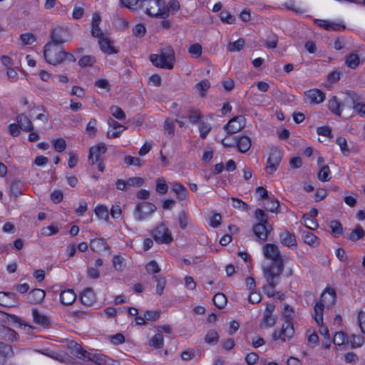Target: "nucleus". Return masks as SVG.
<instances>
[{
  "mask_svg": "<svg viewBox=\"0 0 365 365\" xmlns=\"http://www.w3.org/2000/svg\"><path fill=\"white\" fill-rule=\"evenodd\" d=\"M214 304L218 309H223L227 304V298L222 293H217L212 298Z\"/></svg>",
  "mask_w": 365,
  "mask_h": 365,
  "instance_id": "31",
  "label": "nucleus"
},
{
  "mask_svg": "<svg viewBox=\"0 0 365 365\" xmlns=\"http://www.w3.org/2000/svg\"><path fill=\"white\" fill-rule=\"evenodd\" d=\"M145 32V27L143 24H137L133 29V35L138 38L143 37Z\"/></svg>",
  "mask_w": 365,
  "mask_h": 365,
  "instance_id": "64",
  "label": "nucleus"
},
{
  "mask_svg": "<svg viewBox=\"0 0 365 365\" xmlns=\"http://www.w3.org/2000/svg\"><path fill=\"white\" fill-rule=\"evenodd\" d=\"M293 313V309L289 305L284 306L282 312L284 322L279 331H274L272 333V338L274 341L280 339L282 341H287L293 337L294 334V329L292 322Z\"/></svg>",
  "mask_w": 365,
  "mask_h": 365,
  "instance_id": "3",
  "label": "nucleus"
},
{
  "mask_svg": "<svg viewBox=\"0 0 365 365\" xmlns=\"http://www.w3.org/2000/svg\"><path fill=\"white\" fill-rule=\"evenodd\" d=\"M282 158V153L277 148H272L267 159L266 171L268 174L275 172L279 165Z\"/></svg>",
  "mask_w": 365,
  "mask_h": 365,
  "instance_id": "13",
  "label": "nucleus"
},
{
  "mask_svg": "<svg viewBox=\"0 0 365 365\" xmlns=\"http://www.w3.org/2000/svg\"><path fill=\"white\" fill-rule=\"evenodd\" d=\"M156 192L160 195L166 194L168 190V185L163 178H159L156 180Z\"/></svg>",
  "mask_w": 365,
  "mask_h": 365,
  "instance_id": "32",
  "label": "nucleus"
},
{
  "mask_svg": "<svg viewBox=\"0 0 365 365\" xmlns=\"http://www.w3.org/2000/svg\"><path fill=\"white\" fill-rule=\"evenodd\" d=\"M364 337L356 334H352L348 341L352 347H360L364 344Z\"/></svg>",
  "mask_w": 365,
  "mask_h": 365,
  "instance_id": "49",
  "label": "nucleus"
},
{
  "mask_svg": "<svg viewBox=\"0 0 365 365\" xmlns=\"http://www.w3.org/2000/svg\"><path fill=\"white\" fill-rule=\"evenodd\" d=\"M346 64L350 68L354 69L359 64V58L356 53H351L346 59Z\"/></svg>",
  "mask_w": 365,
  "mask_h": 365,
  "instance_id": "39",
  "label": "nucleus"
},
{
  "mask_svg": "<svg viewBox=\"0 0 365 365\" xmlns=\"http://www.w3.org/2000/svg\"><path fill=\"white\" fill-rule=\"evenodd\" d=\"M220 16L222 21L227 24H233L235 21V16L227 11H222Z\"/></svg>",
  "mask_w": 365,
  "mask_h": 365,
  "instance_id": "62",
  "label": "nucleus"
},
{
  "mask_svg": "<svg viewBox=\"0 0 365 365\" xmlns=\"http://www.w3.org/2000/svg\"><path fill=\"white\" fill-rule=\"evenodd\" d=\"M246 120L244 116H235L224 126V129L227 131V134H234L240 131L245 127Z\"/></svg>",
  "mask_w": 365,
  "mask_h": 365,
  "instance_id": "14",
  "label": "nucleus"
},
{
  "mask_svg": "<svg viewBox=\"0 0 365 365\" xmlns=\"http://www.w3.org/2000/svg\"><path fill=\"white\" fill-rule=\"evenodd\" d=\"M24 186L19 180H14L11 184V193L16 197L23 193Z\"/></svg>",
  "mask_w": 365,
  "mask_h": 365,
  "instance_id": "36",
  "label": "nucleus"
},
{
  "mask_svg": "<svg viewBox=\"0 0 365 365\" xmlns=\"http://www.w3.org/2000/svg\"><path fill=\"white\" fill-rule=\"evenodd\" d=\"M231 200L233 202L232 206L235 208L239 209L242 211H247L250 209L249 205L240 199L232 197Z\"/></svg>",
  "mask_w": 365,
  "mask_h": 365,
  "instance_id": "52",
  "label": "nucleus"
},
{
  "mask_svg": "<svg viewBox=\"0 0 365 365\" xmlns=\"http://www.w3.org/2000/svg\"><path fill=\"white\" fill-rule=\"evenodd\" d=\"M349 339L346 336V334L342 331L336 332L333 338V343L336 346H341L344 344L346 341L348 342Z\"/></svg>",
  "mask_w": 365,
  "mask_h": 365,
  "instance_id": "45",
  "label": "nucleus"
},
{
  "mask_svg": "<svg viewBox=\"0 0 365 365\" xmlns=\"http://www.w3.org/2000/svg\"><path fill=\"white\" fill-rule=\"evenodd\" d=\"M329 296V300L328 302L327 307L332 306L336 302V292L332 288H327L324 292L322 294L320 301L316 303L314 311V319L318 325L323 324V312L327 303V297Z\"/></svg>",
  "mask_w": 365,
  "mask_h": 365,
  "instance_id": "6",
  "label": "nucleus"
},
{
  "mask_svg": "<svg viewBox=\"0 0 365 365\" xmlns=\"http://www.w3.org/2000/svg\"><path fill=\"white\" fill-rule=\"evenodd\" d=\"M153 279L157 282L156 292L159 295L163 294V289L166 284V279L163 277H158L156 275L153 276Z\"/></svg>",
  "mask_w": 365,
  "mask_h": 365,
  "instance_id": "40",
  "label": "nucleus"
},
{
  "mask_svg": "<svg viewBox=\"0 0 365 365\" xmlns=\"http://www.w3.org/2000/svg\"><path fill=\"white\" fill-rule=\"evenodd\" d=\"M262 250L264 257L272 261L269 266L263 267V273L267 282L273 287L279 283L284 270V259L274 244H266Z\"/></svg>",
  "mask_w": 365,
  "mask_h": 365,
  "instance_id": "2",
  "label": "nucleus"
},
{
  "mask_svg": "<svg viewBox=\"0 0 365 365\" xmlns=\"http://www.w3.org/2000/svg\"><path fill=\"white\" fill-rule=\"evenodd\" d=\"M245 43V41L243 38H238L237 41L231 42L227 45V50L230 52L240 51L243 48Z\"/></svg>",
  "mask_w": 365,
  "mask_h": 365,
  "instance_id": "34",
  "label": "nucleus"
},
{
  "mask_svg": "<svg viewBox=\"0 0 365 365\" xmlns=\"http://www.w3.org/2000/svg\"><path fill=\"white\" fill-rule=\"evenodd\" d=\"M146 270L148 273L156 274L160 271L158 263L155 261H150L146 265Z\"/></svg>",
  "mask_w": 365,
  "mask_h": 365,
  "instance_id": "63",
  "label": "nucleus"
},
{
  "mask_svg": "<svg viewBox=\"0 0 365 365\" xmlns=\"http://www.w3.org/2000/svg\"><path fill=\"white\" fill-rule=\"evenodd\" d=\"M331 171L328 165H323L319 170L317 178L322 182H328L330 180Z\"/></svg>",
  "mask_w": 365,
  "mask_h": 365,
  "instance_id": "30",
  "label": "nucleus"
},
{
  "mask_svg": "<svg viewBox=\"0 0 365 365\" xmlns=\"http://www.w3.org/2000/svg\"><path fill=\"white\" fill-rule=\"evenodd\" d=\"M164 133L169 138H173L175 135V123L167 118L163 125Z\"/></svg>",
  "mask_w": 365,
  "mask_h": 365,
  "instance_id": "33",
  "label": "nucleus"
},
{
  "mask_svg": "<svg viewBox=\"0 0 365 365\" xmlns=\"http://www.w3.org/2000/svg\"><path fill=\"white\" fill-rule=\"evenodd\" d=\"M156 210L155 205L151 202L145 201L139 202L134 209V218L135 220L141 222L149 217Z\"/></svg>",
  "mask_w": 365,
  "mask_h": 365,
  "instance_id": "9",
  "label": "nucleus"
},
{
  "mask_svg": "<svg viewBox=\"0 0 365 365\" xmlns=\"http://www.w3.org/2000/svg\"><path fill=\"white\" fill-rule=\"evenodd\" d=\"M144 180L140 177H132L127 180L128 188L130 187H140L143 185Z\"/></svg>",
  "mask_w": 365,
  "mask_h": 365,
  "instance_id": "57",
  "label": "nucleus"
},
{
  "mask_svg": "<svg viewBox=\"0 0 365 365\" xmlns=\"http://www.w3.org/2000/svg\"><path fill=\"white\" fill-rule=\"evenodd\" d=\"M43 55L46 61L54 66L61 63L65 60L64 51L53 43H47L45 45Z\"/></svg>",
  "mask_w": 365,
  "mask_h": 365,
  "instance_id": "8",
  "label": "nucleus"
},
{
  "mask_svg": "<svg viewBox=\"0 0 365 365\" xmlns=\"http://www.w3.org/2000/svg\"><path fill=\"white\" fill-rule=\"evenodd\" d=\"M16 121L20 129L26 132H31L34 130L32 122L27 115L24 113L19 114L16 117Z\"/></svg>",
  "mask_w": 365,
  "mask_h": 365,
  "instance_id": "18",
  "label": "nucleus"
},
{
  "mask_svg": "<svg viewBox=\"0 0 365 365\" xmlns=\"http://www.w3.org/2000/svg\"><path fill=\"white\" fill-rule=\"evenodd\" d=\"M163 0H141L140 9L152 17L166 19V13L162 12Z\"/></svg>",
  "mask_w": 365,
  "mask_h": 365,
  "instance_id": "7",
  "label": "nucleus"
},
{
  "mask_svg": "<svg viewBox=\"0 0 365 365\" xmlns=\"http://www.w3.org/2000/svg\"><path fill=\"white\" fill-rule=\"evenodd\" d=\"M68 348L71 354L79 359L95 362H97L99 359L98 354L89 353L83 350L82 346L74 341H70L68 343Z\"/></svg>",
  "mask_w": 365,
  "mask_h": 365,
  "instance_id": "10",
  "label": "nucleus"
},
{
  "mask_svg": "<svg viewBox=\"0 0 365 365\" xmlns=\"http://www.w3.org/2000/svg\"><path fill=\"white\" fill-rule=\"evenodd\" d=\"M210 87V83L208 80L204 79L197 83L196 88L199 91L201 97L205 96V91H207Z\"/></svg>",
  "mask_w": 365,
  "mask_h": 365,
  "instance_id": "43",
  "label": "nucleus"
},
{
  "mask_svg": "<svg viewBox=\"0 0 365 365\" xmlns=\"http://www.w3.org/2000/svg\"><path fill=\"white\" fill-rule=\"evenodd\" d=\"M81 301L86 306H91L96 302V295L91 288H86L81 295Z\"/></svg>",
  "mask_w": 365,
  "mask_h": 365,
  "instance_id": "21",
  "label": "nucleus"
},
{
  "mask_svg": "<svg viewBox=\"0 0 365 365\" xmlns=\"http://www.w3.org/2000/svg\"><path fill=\"white\" fill-rule=\"evenodd\" d=\"M91 250L96 252H101L104 250H110V247L103 239H93L90 242Z\"/></svg>",
  "mask_w": 365,
  "mask_h": 365,
  "instance_id": "22",
  "label": "nucleus"
},
{
  "mask_svg": "<svg viewBox=\"0 0 365 365\" xmlns=\"http://www.w3.org/2000/svg\"><path fill=\"white\" fill-rule=\"evenodd\" d=\"M53 145L56 151L61 153L64 151L66 147V143L63 138H58L53 140Z\"/></svg>",
  "mask_w": 365,
  "mask_h": 365,
  "instance_id": "59",
  "label": "nucleus"
},
{
  "mask_svg": "<svg viewBox=\"0 0 365 365\" xmlns=\"http://www.w3.org/2000/svg\"><path fill=\"white\" fill-rule=\"evenodd\" d=\"M305 96L311 104H319L325 99V93L317 88L307 91L305 92Z\"/></svg>",
  "mask_w": 365,
  "mask_h": 365,
  "instance_id": "15",
  "label": "nucleus"
},
{
  "mask_svg": "<svg viewBox=\"0 0 365 365\" xmlns=\"http://www.w3.org/2000/svg\"><path fill=\"white\" fill-rule=\"evenodd\" d=\"M332 233L336 235H341L343 233V227L341 223L338 220H331L329 224Z\"/></svg>",
  "mask_w": 365,
  "mask_h": 365,
  "instance_id": "44",
  "label": "nucleus"
},
{
  "mask_svg": "<svg viewBox=\"0 0 365 365\" xmlns=\"http://www.w3.org/2000/svg\"><path fill=\"white\" fill-rule=\"evenodd\" d=\"M189 217L186 212L182 211L179 214V224L181 229L185 230L188 224Z\"/></svg>",
  "mask_w": 365,
  "mask_h": 365,
  "instance_id": "60",
  "label": "nucleus"
},
{
  "mask_svg": "<svg viewBox=\"0 0 365 365\" xmlns=\"http://www.w3.org/2000/svg\"><path fill=\"white\" fill-rule=\"evenodd\" d=\"M141 0H120V3L125 7L130 10L140 9Z\"/></svg>",
  "mask_w": 365,
  "mask_h": 365,
  "instance_id": "46",
  "label": "nucleus"
},
{
  "mask_svg": "<svg viewBox=\"0 0 365 365\" xmlns=\"http://www.w3.org/2000/svg\"><path fill=\"white\" fill-rule=\"evenodd\" d=\"M365 235V231L363 227L357 225L355 228L351 231V232L349 235L348 239L356 242L360 239H361Z\"/></svg>",
  "mask_w": 365,
  "mask_h": 365,
  "instance_id": "29",
  "label": "nucleus"
},
{
  "mask_svg": "<svg viewBox=\"0 0 365 365\" xmlns=\"http://www.w3.org/2000/svg\"><path fill=\"white\" fill-rule=\"evenodd\" d=\"M235 145L240 153H245L251 148V139L246 135L238 137L235 138Z\"/></svg>",
  "mask_w": 365,
  "mask_h": 365,
  "instance_id": "17",
  "label": "nucleus"
},
{
  "mask_svg": "<svg viewBox=\"0 0 365 365\" xmlns=\"http://www.w3.org/2000/svg\"><path fill=\"white\" fill-rule=\"evenodd\" d=\"M279 240L280 242L287 247L297 246V240L294 234L287 230H284L280 233Z\"/></svg>",
  "mask_w": 365,
  "mask_h": 365,
  "instance_id": "16",
  "label": "nucleus"
},
{
  "mask_svg": "<svg viewBox=\"0 0 365 365\" xmlns=\"http://www.w3.org/2000/svg\"><path fill=\"white\" fill-rule=\"evenodd\" d=\"M149 345L155 349H160L163 346V337L162 334L158 333L155 334L149 341Z\"/></svg>",
  "mask_w": 365,
  "mask_h": 365,
  "instance_id": "38",
  "label": "nucleus"
},
{
  "mask_svg": "<svg viewBox=\"0 0 365 365\" xmlns=\"http://www.w3.org/2000/svg\"><path fill=\"white\" fill-rule=\"evenodd\" d=\"M112 115L118 120H123L125 118V112L118 106H113L110 108Z\"/></svg>",
  "mask_w": 365,
  "mask_h": 365,
  "instance_id": "56",
  "label": "nucleus"
},
{
  "mask_svg": "<svg viewBox=\"0 0 365 365\" xmlns=\"http://www.w3.org/2000/svg\"><path fill=\"white\" fill-rule=\"evenodd\" d=\"M218 339H219L218 334L215 330H213V329L208 331V332L207 333V334L205 337V341L207 344L217 343L218 341Z\"/></svg>",
  "mask_w": 365,
  "mask_h": 365,
  "instance_id": "51",
  "label": "nucleus"
},
{
  "mask_svg": "<svg viewBox=\"0 0 365 365\" xmlns=\"http://www.w3.org/2000/svg\"><path fill=\"white\" fill-rule=\"evenodd\" d=\"M124 162L128 165H134L137 167H140L142 165V160L139 158L132 157L130 155H126L124 158Z\"/></svg>",
  "mask_w": 365,
  "mask_h": 365,
  "instance_id": "58",
  "label": "nucleus"
},
{
  "mask_svg": "<svg viewBox=\"0 0 365 365\" xmlns=\"http://www.w3.org/2000/svg\"><path fill=\"white\" fill-rule=\"evenodd\" d=\"M202 48L201 45L196 43L194 44H192L190 48H188L189 53L194 58H198L202 54Z\"/></svg>",
  "mask_w": 365,
  "mask_h": 365,
  "instance_id": "50",
  "label": "nucleus"
},
{
  "mask_svg": "<svg viewBox=\"0 0 365 365\" xmlns=\"http://www.w3.org/2000/svg\"><path fill=\"white\" fill-rule=\"evenodd\" d=\"M149 59L158 68L171 70L175 61V51L172 47L166 46L160 49V54H150Z\"/></svg>",
  "mask_w": 365,
  "mask_h": 365,
  "instance_id": "5",
  "label": "nucleus"
},
{
  "mask_svg": "<svg viewBox=\"0 0 365 365\" xmlns=\"http://www.w3.org/2000/svg\"><path fill=\"white\" fill-rule=\"evenodd\" d=\"M107 150L106 146L104 143H99L96 146L91 147L89 150L88 162L91 165H94L93 156L95 152H98L100 154H104Z\"/></svg>",
  "mask_w": 365,
  "mask_h": 365,
  "instance_id": "25",
  "label": "nucleus"
},
{
  "mask_svg": "<svg viewBox=\"0 0 365 365\" xmlns=\"http://www.w3.org/2000/svg\"><path fill=\"white\" fill-rule=\"evenodd\" d=\"M113 264L116 270L120 271L125 267V260L122 256L115 255L113 259Z\"/></svg>",
  "mask_w": 365,
  "mask_h": 365,
  "instance_id": "47",
  "label": "nucleus"
},
{
  "mask_svg": "<svg viewBox=\"0 0 365 365\" xmlns=\"http://www.w3.org/2000/svg\"><path fill=\"white\" fill-rule=\"evenodd\" d=\"M255 217L257 222L253 225L252 231L258 241L264 242L273 231V227L269 223L268 215L262 209L255 210Z\"/></svg>",
  "mask_w": 365,
  "mask_h": 365,
  "instance_id": "4",
  "label": "nucleus"
},
{
  "mask_svg": "<svg viewBox=\"0 0 365 365\" xmlns=\"http://www.w3.org/2000/svg\"><path fill=\"white\" fill-rule=\"evenodd\" d=\"M180 8V5L178 1L171 0L168 2L166 6L163 4L162 6V12H165L167 16L166 19L169 16L170 12L175 14Z\"/></svg>",
  "mask_w": 365,
  "mask_h": 365,
  "instance_id": "26",
  "label": "nucleus"
},
{
  "mask_svg": "<svg viewBox=\"0 0 365 365\" xmlns=\"http://www.w3.org/2000/svg\"><path fill=\"white\" fill-rule=\"evenodd\" d=\"M152 236L159 244H170L173 241V235L165 223L157 225L152 232Z\"/></svg>",
  "mask_w": 365,
  "mask_h": 365,
  "instance_id": "11",
  "label": "nucleus"
},
{
  "mask_svg": "<svg viewBox=\"0 0 365 365\" xmlns=\"http://www.w3.org/2000/svg\"><path fill=\"white\" fill-rule=\"evenodd\" d=\"M98 43L101 51L108 54H112L116 53V50L111 45L110 40L107 38L102 37L99 39Z\"/></svg>",
  "mask_w": 365,
  "mask_h": 365,
  "instance_id": "24",
  "label": "nucleus"
},
{
  "mask_svg": "<svg viewBox=\"0 0 365 365\" xmlns=\"http://www.w3.org/2000/svg\"><path fill=\"white\" fill-rule=\"evenodd\" d=\"M336 144L340 147L341 151L343 155L348 156L350 154V149L349 148L346 140L343 137H339L336 140Z\"/></svg>",
  "mask_w": 365,
  "mask_h": 365,
  "instance_id": "41",
  "label": "nucleus"
},
{
  "mask_svg": "<svg viewBox=\"0 0 365 365\" xmlns=\"http://www.w3.org/2000/svg\"><path fill=\"white\" fill-rule=\"evenodd\" d=\"M96 61L93 56L86 55L82 56L78 61V65L82 67L92 66Z\"/></svg>",
  "mask_w": 365,
  "mask_h": 365,
  "instance_id": "37",
  "label": "nucleus"
},
{
  "mask_svg": "<svg viewBox=\"0 0 365 365\" xmlns=\"http://www.w3.org/2000/svg\"><path fill=\"white\" fill-rule=\"evenodd\" d=\"M302 237H303L304 242L306 244H307L309 246H312L313 247H317L319 244V238L312 232H304L302 233Z\"/></svg>",
  "mask_w": 365,
  "mask_h": 365,
  "instance_id": "27",
  "label": "nucleus"
},
{
  "mask_svg": "<svg viewBox=\"0 0 365 365\" xmlns=\"http://www.w3.org/2000/svg\"><path fill=\"white\" fill-rule=\"evenodd\" d=\"M360 98L354 92L348 91L343 99L337 96H332L328 101V108L334 115L341 117L343 114L346 117L351 115L353 109L361 117H365V103L359 102Z\"/></svg>",
  "mask_w": 365,
  "mask_h": 365,
  "instance_id": "1",
  "label": "nucleus"
},
{
  "mask_svg": "<svg viewBox=\"0 0 365 365\" xmlns=\"http://www.w3.org/2000/svg\"><path fill=\"white\" fill-rule=\"evenodd\" d=\"M96 124H97V121L94 118H91L90 120V121L88 122V123L87 124L86 131V133L89 136L94 137L96 135Z\"/></svg>",
  "mask_w": 365,
  "mask_h": 365,
  "instance_id": "55",
  "label": "nucleus"
},
{
  "mask_svg": "<svg viewBox=\"0 0 365 365\" xmlns=\"http://www.w3.org/2000/svg\"><path fill=\"white\" fill-rule=\"evenodd\" d=\"M317 133L319 135H323L331 138L333 135L331 129L329 126H321L317 128Z\"/></svg>",
  "mask_w": 365,
  "mask_h": 365,
  "instance_id": "61",
  "label": "nucleus"
},
{
  "mask_svg": "<svg viewBox=\"0 0 365 365\" xmlns=\"http://www.w3.org/2000/svg\"><path fill=\"white\" fill-rule=\"evenodd\" d=\"M96 215L101 220L108 219V210L104 205H98L95 208Z\"/></svg>",
  "mask_w": 365,
  "mask_h": 365,
  "instance_id": "48",
  "label": "nucleus"
},
{
  "mask_svg": "<svg viewBox=\"0 0 365 365\" xmlns=\"http://www.w3.org/2000/svg\"><path fill=\"white\" fill-rule=\"evenodd\" d=\"M302 220L304 221V226L309 230H314L319 227L317 220L313 217H309L308 214H304Z\"/></svg>",
  "mask_w": 365,
  "mask_h": 365,
  "instance_id": "35",
  "label": "nucleus"
},
{
  "mask_svg": "<svg viewBox=\"0 0 365 365\" xmlns=\"http://www.w3.org/2000/svg\"><path fill=\"white\" fill-rule=\"evenodd\" d=\"M172 191L175 194L177 199L179 200H183L187 197V190L180 182H173L172 184Z\"/></svg>",
  "mask_w": 365,
  "mask_h": 365,
  "instance_id": "23",
  "label": "nucleus"
},
{
  "mask_svg": "<svg viewBox=\"0 0 365 365\" xmlns=\"http://www.w3.org/2000/svg\"><path fill=\"white\" fill-rule=\"evenodd\" d=\"M76 299V294L71 289L62 291L60 294V301L63 305H71Z\"/></svg>",
  "mask_w": 365,
  "mask_h": 365,
  "instance_id": "19",
  "label": "nucleus"
},
{
  "mask_svg": "<svg viewBox=\"0 0 365 365\" xmlns=\"http://www.w3.org/2000/svg\"><path fill=\"white\" fill-rule=\"evenodd\" d=\"M51 41L53 45L60 46L70 41L71 36L68 29L61 26H56L51 29L50 34Z\"/></svg>",
  "mask_w": 365,
  "mask_h": 365,
  "instance_id": "12",
  "label": "nucleus"
},
{
  "mask_svg": "<svg viewBox=\"0 0 365 365\" xmlns=\"http://www.w3.org/2000/svg\"><path fill=\"white\" fill-rule=\"evenodd\" d=\"M187 118L191 123L197 124L200 123V120L202 118V115L199 110H190Z\"/></svg>",
  "mask_w": 365,
  "mask_h": 365,
  "instance_id": "54",
  "label": "nucleus"
},
{
  "mask_svg": "<svg viewBox=\"0 0 365 365\" xmlns=\"http://www.w3.org/2000/svg\"><path fill=\"white\" fill-rule=\"evenodd\" d=\"M2 334V338L7 341H14L16 339L17 337V333L14 331L13 329L4 327L1 331Z\"/></svg>",
  "mask_w": 365,
  "mask_h": 365,
  "instance_id": "42",
  "label": "nucleus"
},
{
  "mask_svg": "<svg viewBox=\"0 0 365 365\" xmlns=\"http://www.w3.org/2000/svg\"><path fill=\"white\" fill-rule=\"evenodd\" d=\"M32 316L35 323L41 326H47L49 324L48 318L41 314L37 309H33Z\"/></svg>",
  "mask_w": 365,
  "mask_h": 365,
  "instance_id": "28",
  "label": "nucleus"
},
{
  "mask_svg": "<svg viewBox=\"0 0 365 365\" xmlns=\"http://www.w3.org/2000/svg\"><path fill=\"white\" fill-rule=\"evenodd\" d=\"M199 130L200 138L205 139L211 130V125L207 123L200 122L199 125Z\"/></svg>",
  "mask_w": 365,
  "mask_h": 365,
  "instance_id": "53",
  "label": "nucleus"
},
{
  "mask_svg": "<svg viewBox=\"0 0 365 365\" xmlns=\"http://www.w3.org/2000/svg\"><path fill=\"white\" fill-rule=\"evenodd\" d=\"M46 296L44 290L41 289H34L27 297L28 300L32 304H38L43 301Z\"/></svg>",
  "mask_w": 365,
  "mask_h": 365,
  "instance_id": "20",
  "label": "nucleus"
}]
</instances>
